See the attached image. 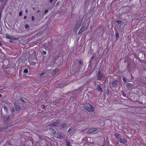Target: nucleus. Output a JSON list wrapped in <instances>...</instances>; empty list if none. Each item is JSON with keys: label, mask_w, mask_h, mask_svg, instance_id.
Segmentation results:
<instances>
[{"label": "nucleus", "mask_w": 146, "mask_h": 146, "mask_svg": "<svg viewBox=\"0 0 146 146\" xmlns=\"http://www.w3.org/2000/svg\"><path fill=\"white\" fill-rule=\"evenodd\" d=\"M3 119L5 122H6L9 119V115H5L4 116Z\"/></svg>", "instance_id": "4468645a"}, {"label": "nucleus", "mask_w": 146, "mask_h": 146, "mask_svg": "<svg viewBox=\"0 0 146 146\" xmlns=\"http://www.w3.org/2000/svg\"><path fill=\"white\" fill-rule=\"evenodd\" d=\"M115 136L117 138V137H121V135L120 134H117V133H116L115 134Z\"/></svg>", "instance_id": "5701e85b"}, {"label": "nucleus", "mask_w": 146, "mask_h": 146, "mask_svg": "<svg viewBox=\"0 0 146 146\" xmlns=\"http://www.w3.org/2000/svg\"><path fill=\"white\" fill-rule=\"evenodd\" d=\"M28 72V70L27 69H25L24 71V72L25 73H27Z\"/></svg>", "instance_id": "c85d7f7f"}, {"label": "nucleus", "mask_w": 146, "mask_h": 146, "mask_svg": "<svg viewBox=\"0 0 146 146\" xmlns=\"http://www.w3.org/2000/svg\"><path fill=\"white\" fill-rule=\"evenodd\" d=\"M123 80L124 82H125L126 81V79L125 77H123Z\"/></svg>", "instance_id": "a19ab883"}, {"label": "nucleus", "mask_w": 146, "mask_h": 146, "mask_svg": "<svg viewBox=\"0 0 146 146\" xmlns=\"http://www.w3.org/2000/svg\"><path fill=\"white\" fill-rule=\"evenodd\" d=\"M115 35H116V38H118V37L119 36V35L117 32L115 33Z\"/></svg>", "instance_id": "2f4dec72"}, {"label": "nucleus", "mask_w": 146, "mask_h": 146, "mask_svg": "<svg viewBox=\"0 0 146 146\" xmlns=\"http://www.w3.org/2000/svg\"><path fill=\"white\" fill-rule=\"evenodd\" d=\"M106 0H102V1H105Z\"/></svg>", "instance_id": "052dcab7"}, {"label": "nucleus", "mask_w": 146, "mask_h": 146, "mask_svg": "<svg viewBox=\"0 0 146 146\" xmlns=\"http://www.w3.org/2000/svg\"><path fill=\"white\" fill-rule=\"evenodd\" d=\"M8 126H3L2 125H0V132L3 131L4 130L7 129Z\"/></svg>", "instance_id": "0eeeda50"}, {"label": "nucleus", "mask_w": 146, "mask_h": 146, "mask_svg": "<svg viewBox=\"0 0 146 146\" xmlns=\"http://www.w3.org/2000/svg\"><path fill=\"white\" fill-rule=\"evenodd\" d=\"M113 86L114 87H116L118 84V81L116 80L114 81L112 83Z\"/></svg>", "instance_id": "9b49d317"}, {"label": "nucleus", "mask_w": 146, "mask_h": 146, "mask_svg": "<svg viewBox=\"0 0 146 146\" xmlns=\"http://www.w3.org/2000/svg\"><path fill=\"white\" fill-rule=\"evenodd\" d=\"M3 8H0V12H1V13H2V11H3Z\"/></svg>", "instance_id": "c9c22d12"}, {"label": "nucleus", "mask_w": 146, "mask_h": 146, "mask_svg": "<svg viewBox=\"0 0 146 146\" xmlns=\"http://www.w3.org/2000/svg\"><path fill=\"white\" fill-rule=\"evenodd\" d=\"M73 128L72 127H70L68 130V132H70L73 129Z\"/></svg>", "instance_id": "c756f323"}, {"label": "nucleus", "mask_w": 146, "mask_h": 146, "mask_svg": "<svg viewBox=\"0 0 146 146\" xmlns=\"http://www.w3.org/2000/svg\"><path fill=\"white\" fill-rule=\"evenodd\" d=\"M35 20V19L34 17L33 16H32V21L33 22Z\"/></svg>", "instance_id": "72a5a7b5"}, {"label": "nucleus", "mask_w": 146, "mask_h": 146, "mask_svg": "<svg viewBox=\"0 0 146 146\" xmlns=\"http://www.w3.org/2000/svg\"><path fill=\"white\" fill-rule=\"evenodd\" d=\"M98 130L97 128H92L89 129L88 132V133L91 134L94 133Z\"/></svg>", "instance_id": "39448f33"}, {"label": "nucleus", "mask_w": 146, "mask_h": 146, "mask_svg": "<svg viewBox=\"0 0 146 146\" xmlns=\"http://www.w3.org/2000/svg\"><path fill=\"white\" fill-rule=\"evenodd\" d=\"M27 18V17L26 16H25L24 17V19H25Z\"/></svg>", "instance_id": "09e8293b"}, {"label": "nucleus", "mask_w": 146, "mask_h": 146, "mask_svg": "<svg viewBox=\"0 0 146 146\" xmlns=\"http://www.w3.org/2000/svg\"><path fill=\"white\" fill-rule=\"evenodd\" d=\"M97 90L100 92H102L103 91L102 88L99 86H98L97 88Z\"/></svg>", "instance_id": "f3484780"}, {"label": "nucleus", "mask_w": 146, "mask_h": 146, "mask_svg": "<svg viewBox=\"0 0 146 146\" xmlns=\"http://www.w3.org/2000/svg\"><path fill=\"white\" fill-rule=\"evenodd\" d=\"M42 110H45L46 109V107L44 105H42Z\"/></svg>", "instance_id": "473e14b6"}, {"label": "nucleus", "mask_w": 146, "mask_h": 146, "mask_svg": "<svg viewBox=\"0 0 146 146\" xmlns=\"http://www.w3.org/2000/svg\"><path fill=\"white\" fill-rule=\"evenodd\" d=\"M53 1V0H50L49 2L50 3H52Z\"/></svg>", "instance_id": "a18cd8bd"}, {"label": "nucleus", "mask_w": 146, "mask_h": 146, "mask_svg": "<svg viewBox=\"0 0 146 146\" xmlns=\"http://www.w3.org/2000/svg\"><path fill=\"white\" fill-rule=\"evenodd\" d=\"M1 50H2L1 49V48H0V53H1Z\"/></svg>", "instance_id": "864d4df0"}, {"label": "nucleus", "mask_w": 146, "mask_h": 146, "mask_svg": "<svg viewBox=\"0 0 146 146\" xmlns=\"http://www.w3.org/2000/svg\"><path fill=\"white\" fill-rule=\"evenodd\" d=\"M50 131L51 132V134L52 135H54L55 133H56V131L53 129H50Z\"/></svg>", "instance_id": "a211bd4d"}, {"label": "nucleus", "mask_w": 146, "mask_h": 146, "mask_svg": "<svg viewBox=\"0 0 146 146\" xmlns=\"http://www.w3.org/2000/svg\"><path fill=\"white\" fill-rule=\"evenodd\" d=\"M85 29H84V27H81L80 30H79V31L78 32V35H80V34H81L83 31H84V30Z\"/></svg>", "instance_id": "2eb2a0df"}, {"label": "nucleus", "mask_w": 146, "mask_h": 146, "mask_svg": "<svg viewBox=\"0 0 146 146\" xmlns=\"http://www.w3.org/2000/svg\"><path fill=\"white\" fill-rule=\"evenodd\" d=\"M53 136L60 139H63L64 138V137L63 136L61 135L60 133H56L55 135H53Z\"/></svg>", "instance_id": "20e7f679"}, {"label": "nucleus", "mask_w": 146, "mask_h": 146, "mask_svg": "<svg viewBox=\"0 0 146 146\" xmlns=\"http://www.w3.org/2000/svg\"><path fill=\"white\" fill-rule=\"evenodd\" d=\"M11 42V40H10V42Z\"/></svg>", "instance_id": "bf43d9fd"}, {"label": "nucleus", "mask_w": 146, "mask_h": 146, "mask_svg": "<svg viewBox=\"0 0 146 146\" xmlns=\"http://www.w3.org/2000/svg\"><path fill=\"white\" fill-rule=\"evenodd\" d=\"M94 56L92 57V58H91V59H92V61H93V60H92V59H94Z\"/></svg>", "instance_id": "49530a36"}, {"label": "nucleus", "mask_w": 146, "mask_h": 146, "mask_svg": "<svg viewBox=\"0 0 146 146\" xmlns=\"http://www.w3.org/2000/svg\"><path fill=\"white\" fill-rule=\"evenodd\" d=\"M83 63L81 61H78V70H80V68H81L82 66L83 65Z\"/></svg>", "instance_id": "f8f14e48"}, {"label": "nucleus", "mask_w": 146, "mask_h": 146, "mask_svg": "<svg viewBox=\"0 0 146 146\" xmlns=\"http://www.w3.org/2000/svg\"><path fill=\"white\" fill-rule=\"evenodd\" d=\"M22 11H21L19 13V15L20 16H21L22 15Z\"/></svg>", "instance_id": "4c0bfd02"}, {"label": "nucleus", "mask_w": 146, "mask_h": 146, "mask_svg": "<svg viewBox=\"0 0 146 146\" xmlns=\"http://www.w3.org/2000/svg\"><path fill=\"white\" fill-rule=\"evenodd\" d=\"M93 62V61H92V59H90V64H89V67H88L89 68V66L90 67H90H91L90 66L92 65V64L93 63L92 62Z\"/></svg>", "instance_id": "b1692460"}, {"label": "nucleus", "mask_w": 146, "mask_h": 146, "mask_svg": "<svg viewBox=\"0 0 146 146\" xmlns=\"http://www.w3.org/2000/svg\"><path fill=\"white\" fill-rule=\"evenodd\" d=\"M132 0H129V1H132Z\"/></svg>", "instance_id": "13d9d810"}, {"label": "nucleus", "mask_w": 146, "mask_h": 146, "mask_svg": "<svg viewBox=\"0 0 146 146\" xmlns=\"http://www.w3.org/2000/svg\"><path fill=\"white\" fill-rule=\"evenodd\" d=\"M127 142V140L125 138H121V139L120 140V143H125Z\"/></svg>", "instance_id": "6ab92c4d"}, {"label": "nucleus", "mask_w": 146, "mask_h": 146, "mask_svg": "<svg viewBox=\"0 0 146 146\" xmlns=\"http://www.w3.org/2000/svg\"><path fill=\"white\" fill-rule=\"evenodd\" d=\"M43 95H45V96H44V98L48 96L47 94V93H46L45 92H44V94Z\"/></svg>", "instance_id": "e433bc0d"}, {"label": "nucleus", "mask_w": 146, "mask_h": 146, "mask_svg": "<svg viewBox=\"0 0 146 146\" xmlns=\"http://www.w3.org/2000/svg\"><path fill=\"white\" fill-rule=\"evenodd\" d=\"M21 101L24 103H26L25 101L23 99H21Z\"/></svg>", "instance_id": "c03bdc74"}, {"label": "nucleus", "mask_w": 146, "mask_h": 146, "mask_svg": "<svg viewBox=\"0 0 146 146\" xmlns=\"http://www.w3.org/2000/svg\"><path fill=\"white\" fill-rule=\"evenodd\" d=\"M130 64L129 63V64H128V65L127 66L129 67V66H130Z\"/></svg>", "instance_id": "3c124183"}, {"label": "nucleus", "mask_w": 146, "mask_h": 146, "mask_svg": "<svg viewBox=\"0 0 146 146\" xmlns=\"http://www.w3.org/2000/svg\"><path fill=\"white\" fill-rule=\"evenodd\" d=\"M33 9L34 10H35V7H33Z\"/></svg>", "instance_id": "603ef678"}, {"label": "nucleus", "mask_w": 146, "mask_h": 146, "mask_svg": "<svg viewBox=\"0 0 146 146\" xmlns=\"http://www.w3.org/2000/svg\"><path fill=\"white\" fill-rule=\"evenodd\" d=\"M97 80H101L103 78V74L100 71L98 72V73L97 74Z\"/></svg>", "instance_id": "f03ea898"}, {"label": "nucleus", "mask_w": 146, "mask_h": 146, "mask_svg": "<svg viewBox=\"0 0 146 146\" xmlns=\"http://www.w3.org/2000/svg\"><path fill=\"white\" fill-rule=\"evenodd\" d=\"M84 107L85 109L90 112H93L95 110L94 107L89 103H85L84 105Z\"/></svg>", "instance_id": "f257e3e1"}, {"label": "nucleus", "mask_w": 146, "mask_h": 146, "mask_svg": "<svg viewBox=\"0 0 146 146\" xmlns=\"http://www.w3.org/2000/svg\"><path fill=\"white\" fill-rule=\"evenodd\" d=\"M58 69H55L52 71L51 74L53 76L54 75L58 72Z\"/></svg>", "instance_id": "dca6fc26"}, {"label": "nucleus", "mask_w": 146, "mask_h": 146, "mask_svg": "<svg viewBox=\"0 0 146 146\" xmlns=\"http://www.w3.org/2000/svg\"><path fill=\"white\" fill-rule=\"evenodd\" d=\"M25 12L26 13H28V10H27V9H26V10H25Z\"/></svg>", "instance_id": "de8ad7c7"}, {"label": "nucleus", "mask_w": 146, "mask_h": 146, "mask_svg": "<svg viewBox=\"0 0 146 146\" xmlns=\"http://www.w3.org/2000/svg\"><path fill=\"white\" fill-rule=\"evenodd\" d=\"M3 8H0V12H1V13H2V11H3Z\"/></svg>", "instance_id": "f704fd0d"}, {"label": "nucleus", "mask_w": 146, "mask_h": 146, "mask_svg": "<svg viewBox=\"0 0 146 146\" xmlns=\"http://www.w3.org/2000/svg\"><path fill=\"white\" fill-rule=\"evenodd\" d=\"M2 96V95L0 94V97H1Z\"/></svg>", "instance_id": "6e6d98bb"}, {"label": "nucleus", "mask_w": 146, "mask_h": 146, "mask_svg": "<svg viewBox=\"0 0 146 146\" xmlns=\"http://www.w3.org/2000/svg\"><path fill=\"white\" fill-rule=\"evenodd\" d=\"M19 39V38H14L12 36V39L11 40H13L14 41L18 40Z\"/></svg>", "instance_id": "4be33fe9"}, {"label": "nucleus", "mask_w": 146, "mask_h": 146, "mask_svg": "<svg viewBox=\"0 0 146 146\" xmlns=\"http://www.w3.org/2000/svg\"><path fill=\"white\" fill-rule=\"evenodd\" d=\"M12 111L14 113L15 112V109L14 108H13L12 109Z\"/></svg>", "instance_id": "ea45409f"}, {"label": "nucleus", "mask_w": 146, "mask_h": 146, "mask_svg": "<svg viewBox=\"0 0 146 146\" xmlns=\"http://www.w3.org/2000/svg\"><path fill=\"white\" fill-rule=\"evenodd\" d=\"M1 42V41L0 40V46H1L2 45V44Z\"/></svg>", "instance_id": "8fccbe9b"}, {"label": "nucleus", "mask_w": 146, "mask_h": 146, "mask_svg": "<svg viewBox=\"0 0 146 146\" xmlns=\"http://www.w3.org/2000/svg\"><path fill=\"white\" fill-rule=\"evenodd\" d=\"M146 17V16H145L144 17V18H145Z\"/></svg>", "instance_id": "4d7b16f0"}, {"label": "nucleus", "mask_w": 146, "mask_h": 146, "mask_svg": "<svg viewBox=\"0 0 146 146\" xmlns=\"http://www.w3.org/2000/svg\"><path fill=\"white\" fill-rule=\"evenodd\" d=\"M3 108L4 109V110L6 112H7L8 111V109L7 107V106H4L3 107Z\"/></svg>", "instance_id": "393cba45"}, {"label": "nucleus", "mask_w": 146, "mask_h": 146, "mask_svg": "<svg viewBox=\"0 0 146 146\" xmlns=\"http://www.w3.org/2000/svg\"><path fill=\"white\" fill-rule=\"evenodd\" d=\"M14 105L15 107V108L16 111H20V110L21 109V107L19 106V105L18 104L15 102L14 104Z\"/></svg>", "instance_id": "6e6552de"}, {"label": "nucleus", "mask_w": 146, "mask_h": 146, "mask_svg": "<svg viewBox=\"0 0 146 146\" xmlns=\"http://www.w3.org/2000/svg\"><path fill=\"white\" fill-rule=\"evenodd\" d=\"M25 29H26L29 28V26L28 24H25Z\"/></svg>", "instance_id": "bb28decb"}, {"label": "nucleus", "mask_w": 146, "mask_h": 146, "mask_svg": "<svg viewBox=\"0 0 146 146\" xmlns=\"http://www.w3.org/2000/svg\"><path fill=\"white\" fill-rule=\"evenodd\" d=\"M133 86V84H131L130 83H127L126 85V87L128 88H131Z\"/></svg>", "instance_id": "ddd939ff"}, {"label": "nucleus", "mask_w": 146, "mask_h": 146, "mask_svg": "<svg viewBox=\"0 0 146 146\" xmlns=\"http://www.w3.org/2000/svg\"><path fill=\"white\" fill-rule=\"evenodd\" d=\"M45 74V73L44 72H42L40 74V76L41 77H42L43 75Z\"/></svg>", "instance_id": "cd10ccee"}, {"label": "nucleus", "mask_w": 146, "mask_h": 146, "mask_svg": "<svg viewBox=\"0 0 146 146\" xmlns=\"http://www.w3.org/2000/svg\"><path fill=\"white\" fill-rule=\"evenodd\" d=\"M13 36H10L9 35H7L6 36V37L9 39L12 40V37Z\"/></svg>", "instance_id": "412c9836"}, {"label": "nucleus", "mask_w": 146, "mask_h": 146, "mask_svg": "<svg viewBox=\"0 0 146 146\" xmlns=\"http://www.w3.org/2000/svg\"><path fill=\"white\" fill-rule=\"evenodd\" d=\"M117 140L118 141H119L120 142V140L122 138H121V137H117Z\"/></svg>", "instance_id": "7c9ffc66"}, {"label": "nucleus", "mask_w": 146, "mask_h": 146, "mask_svg": "<svg viewBox=\"0 0 146 146\" xmlns=\"http://www.w3.org/2000/svg\"><path fill=\"white\" fill-rule=\"evenodd\" d=\"M92 72V67H90L89 68H88V70L87 71L86 73L88 76L90 75L91 74Z\"/></svg>", "instance_id": "9d476101"}, {"label": "nucleus", "mask_w": 146, "mask_h": 146, "mask_svg": "<svg viewBox=\"0 0 146 146\" xmlns=\"http://www.w3.org/2000/svg\"><path fill=\"white\" fill-rule=\"evenodd\" d=\"M66 146H72L70 145L71 143L69 141H66Z\"/></svg>", "instance_id": "aec40b11"}, {"label": "nucleus", "mask_w": 146, "mask_h": 146, "mask_svg": "<svg viewBox=\"0 0 146 146\" xmlns=\"http://www.w3.org/2000/svg\"><path fill=\"white\" fill-rule=\"evenodd\" d=\"M116 22L119 24H120L122 23V21L120 20H117Z\"/></svg>", "instance_id": "a878e982"}, {"label": "nucleus", "mask_w": 146, "mask_h": 146, "mask_svg": "<svg viewBox=\"0 0 146 146\" xmlns=\"http://www.w3.org/2000/svg\"><path fill=\"white\" fill-rule=\"evenodd\" d=\"M46 52L45 51H43V53L45 55L46 54Z\"/></svg>", "instance_id": "37998d69"}, {"label": "nucleus", "mask_w": 146, "mask_h": 146, "mask_svg": "<svg viewBox=\"0 0 146 146\" xmlns=\"http://www.w3.org/2000/svg\"><path fill=\"white\" fill-rule=\"evenodd\" d=\"M59 123V122L58 121H56L55 122H54L52 123H51L49 124V126L50 127H52L53 126H58Z\"/></svg>", "instance_id": "423d86ee"}, {"label": "nucleus", "mask_w": 146, "mask_h": 146, "mask_svg": "<svg viewBox=\"0 0 146 146\" xmlns=\"http://www.w3.org/2000/svg\"><path fill=\"white\" fill-rule=\"evenodd\" d=\"M48 12V10L46 9L45 10V11H44V14L45 15Z\"/></svg>", "instance_id": "58836bf2"}, {"label": "nucleus", "mask_w": 146, "mask_h": 146, "mask_svg": "<svg viewBox=\"0 0 146 146\" xmlns=\"http://www.w3.org/2000/svg\"><path fill=\"white\" fill-rule=\"evenodd\" d=\"M67 124L66 123H64L59 125V127L61 129L64 128L67 126Z\"/></svg>", "instance_id": "1a4fd4ad"}, {"label": "nucleus", "mask_w": 146, "mask_h": 146, "mask_svg": "<svg viewBox=\"0 0 146 146\" xmlns=\"http://www.w3.org/2000/svg\"><path fill=\"white\" fill-rule=\"evenodd\" d=\"M81 23L82 21H81L79 20L77 21L75 26V29L77 30L79 29L81 26Z\"/></svg>", "instance_id": "7ed1b4c3"}, {"label": "nucleus", "mask_w": 146, "mask_h": 146, "mask_svg": "<svg viewBox=\"0 0 146 146\" xmlns=\"http://www.w3.org/2000/svg\"><path fill=\"white\" fill-rule=\"evenodd\" d=\"M5 0H0V2L1 3H5Z\"/></svg>", "instance_id": "79ce46f5"}, {"label": "nucleus", "mask_w": 146, "mask_h": 146, "mask_svg": "<svg viewBox=\"0 0 146 146\" xmlns=\"http://www.w3.org/2000/svg\"><path fill=\"white\" fill-rule=\"evenodd\" d=\"M39 11H39V10H38V11H37V13H39Z\"/></svg>", "instance_id": "5fc2aeb1"}]
</instances>
